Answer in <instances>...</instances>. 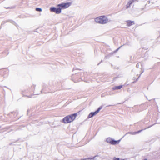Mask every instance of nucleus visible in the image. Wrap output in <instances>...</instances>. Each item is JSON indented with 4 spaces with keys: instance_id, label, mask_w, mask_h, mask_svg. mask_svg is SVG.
I'll list each match as a JSON object with an SVG mask.
<instances>
[{
    "instance_id": "f257e3e1",
    "label": "nucleus",
    "mask_w": 160,
    "mask_h": 160,
    "mask_svg": "<svg viewBox=\"0 0 160 160\" xmlns=\"http://www.w3.org/2000/svg\"><path fill=\"white\" fill-rule=\"evenodd\" d=\"M95 20L97 23L102 24H106L109 22L108 18L104 16L97 18H95Z\"/></svg>"
},
{
    "instance_id": "39448f33",
    "label": "nucleus",
    "mask_w": 160,
    "mask_h": 160,
    "mask_svg": "<svg viewBox=\"0 0 160 160\" xmlns=\"http://www.w3.org/2000/svg\"><path fill=\"white\" fill-rule=\"evenodd\" d=\"M120 140L116 141L112 139V138H108L107 139V141L108 142L111 143L112 145H115L119 143Z\"/></svg>"
},
{
    "instance_id": "f03ea898",
    "label": "nucleus",
    "mask_w": 160,
    "mask_h": 160,
    "mask_svg": "<svg viewBox=\"0 0 160 160\" xmlns=\"http://www.w3.org/2000/svg\"><path fill=\"white\" fill-rule=\"evenodd\" d=\"M78 113L79 112L68 115L62 119L61 118V117H59L58 119H61V120H69L70 119L71 120H74Z\"/></svg>"
},
{
    "instance_id": "bb28decb",
    "label": "nucleus",
    "mask_w": 160,
    "mask_h": 160,
    "mask_svg": "<svg viewBox=\"0 0 160 160\" xmlns=\"http://www.w3.org/2000/svg\"><path fill=\"white\" fill-rule=\"evenodd\" d=\"M111 106V105H108V106H107V107H109V106Z\"/></svg>"
},
{
    "instance_id": "9d476101",
    "label": "nucleus",
    "mask_w": 160,
    "mask_h": 160,
    "mask_svg": "<svg viewBox=\"0 0 160 160\" xmlns=\"http://www.w3.org/2000/svg\"><path fill=\"white\" fill-rule=\"evenodd\" d=\"M141 131H142V130H139V131H138L137 132H128V133H130V134H132V135H134V134H136L137 133H139V132H140Z\"/></svg>"
},
{
    "instance_id": "c85d7f7f",
    "label": "nucleus",
    "mask_w": 160,
    "mask_h": 160,
    "mask_svg": "<svg viewBox=\"0 0 160 160\" xmlns=\"http://www.w3.org/2000/svg\"><path fill=\"white\" fill-rule=\"evenodd\" d=\"M144 160H147L146 159H144Z\"/></svg>"
},
{
    "instance_id": "dca6fc26",
    "label": "nucleus",
    "mask_w": 160,
    "mask_h": 160,
    "mask_svg": "<svg viewBox=\"0 0 160 160\" xmlns=\"http://www.w3.org/2000/svg\"><path fill=\"white\" fill-rule=\"evenodd\" d=\"M123 46V45H122L119 48H118L117 49H116L114 51V53H116V52H117L119 49L120 48Z\"/></svg>"
},
{
    "instance_id": "6ab92c4d",
    "label": "nucleus",
    "mask_w": 160,
    "mask_h": 160,
    "mask_svg": "<svg viewBox=\"0 0 160 160\" xmlns=\"http://www.w3.org/2000/svg\"><path fill=\"white\" fill-rule=\"evenodd\" d=\"M139 63H137V64H136V67H137V68H139Z\"/></svg>"
},
{
    "instance_id": "4be33fe9",
    "label": "nucleus",
    "mask_w": 160,
    "mask_h": 160,
    "mask_svg": "<svg viewBox=\"0 0 160 160\" xmlns=\"http://www.w3.org/2000/svg\"><path fill=\"white\" fill-rule=\"evenodd\" d=\"M102 60H101V62H99V63H98V65L100 64V63L101 62H102Z\"/></svg>"
},
{
    "instance_id": "7ed1b4c3",
    "label": "nucleus",
    "mask_w": 160,
    "mask_h": 160,
    "mask_svg": "<svg viewBox=\"0 0 160 160\" xmlns=\"http://www.w3.org/2000/svg\"><path fill=\"white\" fill-rule=\"evenodd\" d=\"M71 4V3L70 2H68L66 3H62L57 5V7H59V8L62 9H66L69 7Z\"/></svg>"
},
{
    "instance_id": "0eeeda50",
    "label": "nucleus",
    "mask_w": 160,
    "mask_h": 160,
    "mask_svg": "<svg viewBox=\"0 0 160 160\" xmlns=\"http://www.w3.org/2000/svg\"><path fill=\"white\" fill-rule=\"evenodd\" d=\"M135 23L133 21H132L130 20H128L127 21V26H130L133 24H134Z\"/></svg>"
},
{
    "instance_id": "1a4fd4ad",
    "label": "nucleus",
    "mask_w": 160,
    "mask_h": 160,
    "mask_svg": "<svg viewBox=\"0 0 160 160\" xmlns=\"http://www.w3.org/2000/svg\"><path fill=\"white\" fill-rule=\"evenodd\" d=\"M7 22H10L12 23L13 24H14V23H15L14 22L12 21L11 20H9L8 21H7ZM5 22H5V21H3V22H2V23L1 25L2 26V25H3L5 23Z\"/></svg>"
},
{
    "instance_id": "2eb2a0df",
    "label": "nucleus",
    "mask_w": 160,
    "mask_h": 160,
    "mask_svg": "<svg viewBox=\"0 0 160 160\" xmlns=\"http://www.w3.org/2000/svg\"><path fill=\"white\" fill-rule=\"evenodd\" d=\"M113 160H127L126 159H120L119 158L114 157L113 159Z\"/></svg>"
},
{
    "instance_id": "4468645a",
    "label": "nucleus",
    "mask_w": 160,
    "mask_h": 160,
    "mask_svg": "<svg viewBox=\"0 0 160 160\" xmlns=\"http://www.w3.org/2000/svg\"><path fill=\"white\" fill-rule=\"evenodd\" d=\"M62 123H70L71 122V121H61Z\"/></svg>"
},
{
    "instance_id": "9b49d317",
    "label": "nucleus",
    "mask_w": 160,
    "mask_h": 160,
    "mask_svg": "<svg viewBox=\"0 0 160 160\" xmlns=\"http://www.w3.org/2000/svg\"><path fill=\"white\" fill-rule=\"evenodd\" d=\"M35 10L38 12H41L42 9L41 8H35Z\"/></svg>"
},
{
    "instance_id": "a211bd4d",
    "label": "nucleus",
    "mask_w": 160,
    "mask_h": 160,
    "mask_svg": "<svg viewBox=\"0 0 160 160\" xmlns=\"http://www.w3.org/2000/svg\"><path fill=\"white\" fill-rule=\"evenodd\" d=\"M32 111V110L31 109L28 110L27 111V114H28L29 113H31Z\"/></svg>"
},
{
    "instance_id": "6e6552de",
    "label": "nucleus",
    "mask_w": 160,
    "mask_h": 160,
    "mask_svg": "<svg viewBox=\"0 0 160 160\" xmlns=\"http://www.w3.org/2000/svg\"><path fill=\"white\" fill-rule=\"evenodd\" d=\"M122 85H119L118 86H116L114 87H113L112 88V89L113 90H117V89H120L121 88H122Z\"/></svg>"
},
{
    "instance_id": "cd10ccee",
    "label": "nucleus",
    "mask_w": 160,
    "mask_h": 160,
    "mask_svg": "<svg viewBox=\"0 0 160 160\" xmlns=\"http://www.w3.org/2000/svg\"><path fill=\"white\" fill-rule=\"evenodd\" d=\"M138 0H135V1H138Z\"/></svg>"
},
{
    "instance_id": "aec40b11",
    "label": "nucleus",
    "mask_w": 160,
    "mask_h": 160,
    "mask_svg": "<svg viewBox=\"0 0 160 160\" xmlns=\"http://www.w3.org/2000/svg\"><path fill=\"white\" fill-rule=\"evenodd\" d=\"M130 5H129V4H128V3L126 5V7L127 8H128L130 7Z\"/></svg>"
},
{
    "instance_id": "ddd939ff",
    "label": "nucleus",
    "mask_w": 160,
    "mask_h": 160,
    "mask_svg": "<svg viewBox=\"0 0 160 160\" xmlns=\"http://www.w3.org/2000/svg\"><path fill=\"white\" fill-rule=\"evenodd\" d=\"M11 113H12V114H14V115H15V114L16 116H17V115L18 114V111L17 110H16L15 111H13V112H12Z\"/></svg>"
},
{
    "instance_id": "393cba45",
    "label": "nucleus",
    "mask_w": 160,
    "mask_h": 160,
    "mask_svg": "<svg viewBox=\"0 0 160 160\" xmlns=\"http://www.w3.org/2000/svg\"><path fill=\"white\" fill-rule=\"evenodd\" d=\"M78 81H74V82L75 83H76L77 82H78Z\"/></svg>"
},
{
    "instance_id": "f3484780",
    "label": "nucleus",
    "mask_w": 160,
    "mask_h": 160,
    "mask_svg": "<svg viewBox=\"0 0 160 160\" xmlns=\"http://www.w3.org/2000/svg\"><path fill=\"white\" fill-rule=\"evenodd\" d=\"M135 1V0H129L128 2L131 4Z\"/></svg>"
},
{
    "instance_id": "b1692460",
    "label": "nucleus",
    "mask_w": 160,
    "mask_h": 160,
    "mask_svg": "<svg viewBox=\"0 0 160 160\" xmlns=\"http://www.w3.org/2000/svg\"><path fill=\"white\" fill-rule=\"evenodd\" d=\"M32 116H33L34 115V114H33V113H32V114H31Z\"/></svg>"
},
{
    "instance_id": "423d86ee",
    "label": "nucleus",
    "mask_w": 160,
    "mask_h": 160,
    "mask_svg": "<svg viewBox=\"0 0 160 160\" xmlns=\"http://www.w3.org/2000/svg\"><path fill=\"white\" fill-rule=\"evenodd\" d=\"M102 108V106L99 107L98 109L94 112H91L88 115V118H90L93 117L94 115L97 114Z\"/></svg>"
},
{
    "instance_id": "412c9836",
    "label": "nucleus",
    "mask_w": 160,
    "mask_h": 160,
    "mask_svg": "<svg viewBox=\"0 0 160 160\" xmlns=\"http://www.w3.org/2000/svg\"><path fill=\"white\" fill-rule=\"evenodd\" d=\"M101 96H102V97H104V94H102V95H101Z\"/></svg>"
},
{
    "instance_id": "a878e982",
    "label": "nucleus",
    "mask_w": 160,
    "mask_h": 160,
    "mask_svg": "<svg viewBox=\"0 0 160 160\" xmlns=\"http://www.w3.org/2000/svg\"><path fill=\"white\" fill-rule=\"evenodd\" d=\"M128 4H129V5H131V4H130V3H129L128 2Z\"/></svg>"
},
{
    "instance_id": "5701e85b",
    "label": "nucleus",
    "mask_w": 160,
    "mask_h": 160,
    "mask_svg": "<svg viewBox=\"0 0 160 160\" xmlns=\"http://www.w3.org/2000/svg\"><path fill=\"white\" fill-rule=\"evenodd\" d=\"M12 8V7H11V8L8 7V8Z\"/></svg>"
},
{
    "instance_id": "20e7f679",
    "label": "nucleus",
    "mask_w": 160,
    "mask_h": 160,
    "mask_svg": "<svg viewBox=\"0 0 160 160\" xmlns=\"http://www.w3.org/2000/svg\"><path fill=\"white\" fill-rule=\"evenodd\" d=\"M58 7L57 8L53 7H51L50 8V11L51 12H55L57 14H59L61 13L62 11L60 8L59 7Z\"/></svg>"
},
{
    "instance_id": "c756f323",
    "label": "nucleus",
    "mask_w": 160,
    "mask_h": 160,
    "mask_svg": "<svg viewBox=\"0 0 160 160\" xmlns=\"http://www.w3.org/2000/svg\"><path fill=\"white\" fill-rule=\"evenodd\" d=\"M19 118H17V119H19Z\"/></svg>"
},
{
    "instance_id": "f8f14e48",
    "label": "nucleus",
    "mask_w": 160,
    "mask_h": 160,
    "mask_svg": "<svg viewBox=\"0 0 160 160\" xmlns=\"http://www.w3.org/2000/svg\"><path fill=\"white\" fill-rule=\"evenodd\" d=\"M144 72V70H143L142 71V72H141V74H140V75H139V76L138 77V78H137L136 80L135 81H134V82H133L132 83H134L136 82L137 81H138L139 78L140 77V76L141 74Z\"/></svg>"
}]
</instances>
